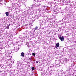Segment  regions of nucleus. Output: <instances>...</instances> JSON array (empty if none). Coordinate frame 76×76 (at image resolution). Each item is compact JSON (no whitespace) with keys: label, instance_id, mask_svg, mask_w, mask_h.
<instances>
[{"label":"nucleus","instance_id":"nucleus-4","mask_svg":"<svg viewBox=\"0 0 76 76\" xmlns=\"http://www.w3.org/2000/svg\"><path fill=\"white\" fill-rule=\"evenodd\" d=\"M5 14L6 15H7V16H9V12H6L5 13Z\"/></svg>","mask_w":76,"mask_h":76},{"label":"nucleus","instance_id":"nucleus-8","mask_svg":"<svg viewBox=\"0 0 76 76\" xmlns=\"http://www.w3.org/2000/svg\"><path fill=\"white\" fill-rule=\"evenodd\" d=\"M33 56H35V54L34 53H32Z\"/></svg>","mask_w":76,"mask_h":76},{"label":"nucleus","instance_id":"nucleus-1","mask_svg":"<svg viewBox=\"0 0 76 76\" xmlns=\"http://www.w3.org/2000/svg\"><path fill=\"white\" fill-rule=\"evenodd\" d=\"M56 46H55V48H56L59 47V46H60V44H59V43H56Z\"/></svg>","mask_w":76,"mask_h":76},{"label":"nucleus","instance_id":"nucleus-2","mask_svg":"<svg viewBox=\"0 0 76 76\" xmlns=\"http://www.w3.org/2000/svg\"><path fill=\"white\" fill-rule=\"evenodd\" d=\"M59 39H61V41H64V37H59Z\"/></svg>","mask_w":76,"mask_h":76},{"label":"nucleus","instance_id":"nucleus-11","mask_svg":"<svg viewBox=\"0 0 76 76\" xmlns=\"http://www.w3.org/2000/svg\"><path fill=\"white\" fill-rule=\"evenodd\" d=\"M1 1V0H0V1Z\"/></svg>","mask_w":76,"mask_h":76},{"label":"nucleus","instance_id":"nucleus-3","mask_svg":"<svg viewBox=\"0 0 76 76\" xmlns=\"http://www.w3.org/2000/svg\"><path fill=\"white\" fill-rule=\"evenodd\" d=\"M21 54L22 57H24L25 56V53H24L22 52Z\"/></svg>","mask_w":76,"mask_h":76},{"label":"nucleus","instance_id":"nucleus-6","mask_svg":"<svg viewBox=\"0 0 76 76\" xmlns=\"http://www.w3.org/2000/svg\"><path fill=\"white\" fill-rule=\"evenodd\" d=\"M35 29V30H37L38 29V27H37V26L36 27Z\"/></svg>","mask_w":76,"mask_h":76},{"label":"nucleus","instance_id":"nucleus-7","mask_svg":"<svg viewBox=\"0 0 76 76\" xmlns=\"http://www.w3.org/2000/svg\"><path fill=\"white\" fill-rule=\"evenodd\" d=\"M31 69H32V70H34L35 69V68L34 67H31Z\"/></svg>","mask_w":76,"mask_h":76},{"label":"nucleus","instance_id":"nucleus-10","mask_svg":"<svg viewBox=\"0 0 76 76\" xmlns=\"http://www.w3.org/2000/svg\"><path fill=\"white\" fill-rule=\"evenodd\" d=\"M35 28L33 29V31H34V32H35Z\"/></svg>","mask_w":76,"mask_h":76},{"label":"nucleus","instance_id":"nucleus-9","mask_svg":"<svg viewBox=\"0 0 76 76\" xmlns=\"http://www.w3.org/2000/svg\"><path fill=\"white\" fill-rule=\"evenodd\" d=\"M38 62H39V61H36V63H37H37H38Z\"/></svg>","mask_w":76,"mask_h":76},{"label":"nucleus","instance_id":"nucleus-5","mask_svg":"<svg viewBox=\"0 0 76 76\" xmlns=\"http://www.w3.org/2000/svg\"><path fill=\"white\" fill-rule=\"evenodd\" d=\"M9 25H8L7 26H6V28H7V29H9Z\"/></svg>","mask_w":76,"mask_h":76}]
</instances>
